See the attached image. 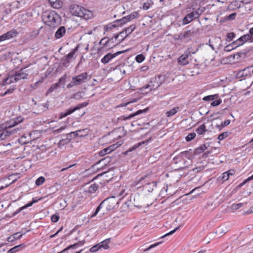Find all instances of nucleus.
<instances>
[{
  "label": "nucleus",
  "instance_id": "9b49d317",
  "mask_svg": "<svg viewBox=\"0 0 253 253\" xmlns=\"http://www.w3.org/2000/svg\"><path fill=\"white\" fill-rule=\"evenodd\" d=\"M203 12V10H201L200 13H199L198 11H194L190 13L187 14L182 20V24L186 25L189 24L193 20L198 18L200 15Z\"/></svg>",
  "mask_w": 253,
  "mask_h": 253
},
{
  "label": "nucleus",
  "instance_id": "bb28decb",
  "mask_svg": "<svg viewBox=\"0 0 253 253\" xmlns=\"http://www.w3.org/2000/svg\"><path fill=\"white\" fill-rule=\"evenodd\" d=\"M209 145L206 144H203L200 147H197L194 150L195 155H199L203 153L206 149L208 148Z\"/></svg>",
  "mask_w": 253,
  "mask_h": 253
},
{
  "label": "nucleus",
  "instance_id": "4d7b16f0",
  "mask_svg": "<svg viewBox=\"0 0 253 253\" xmlns=\"http://www.w3.org/2000/svg\"><path fill=\"white\" fill-rule=\"evenodd\" d=\"M100 248L98 244L91 247L89 251L92 253H94L97 251Z\"/></svg>",
  "mask_w": 253,
  "mask_h": 253
},
{
  "label": "nucleus",
  "instance_id": "79ce46f5",
  "mask_svg": "<svg viewBox=\"0 0 253 253\" xmlns=\"http://www.w3.org/2000/svg\"><path fill=\"white\" fill-rule=\"evenodd\" d=\"M82 245L83 244H81V242H79V243H75L73 245H70L69 246H68L67 248H66V249H65L64 250H63L61 252V253H65L66 251L70 250V249H74L76 247V246H77L78 245Z\"/></svg>",
  "mask_w": 253,
  "mask_h": 253
},
{
  "label": "nucleus",
  "instance_id": "1a4fd4ad",
  "mask_svg": "<svg viewBox=\"0 0 253 253\" xmlns=\"http://www.w3.org/2000/svg\"><path fill=\"white\" fill-rule=\"evenodd\" d=\"M161 84L160 82V78H153L149 81L148 84L143 86L141 90L149 89V91L152 90H155L157 89Z\"/></svg>",
  "mask_w": 253,
  "mask_h": 253
},
{
  "label": "nucleus",
  "instance_id": "37998d69",
  "mask_svg": "<svg viewBox=\"0 0 253 253\" xmlns=\"http://www.w3.org/2000/svg\"><path fill=\"white\" fill-rule=\"evenodd\" d=\"M230 123V121L229 120H225L224 122H222L220 125H217L216 127L220 130L222 127H224L228 125H229Z\"/></svg>",
  "mask_w": 253,
  "mask_h": 253
},
{
  "label": "nucleus",
  "instance_id": "e433bc0d",
  "mask_svg": "<svg viewBox=\"0 0 253 253\" xmlns=\"http://www.w3.org/2000/svg\"><path fill=\"white\" fill-rule=\"evenodd\" d=\"M98 188V185L96 184H93L88 187L87 192L89 193H94Z\"/></svg>",
  "mask_w": 253,
  "mask_h": 253
},
{
  "label": "nucleus",
  "instance_id": "69168bd1",
  "mask_svg": "<svg viewBox=\"0 0 253 253\" xmlns=\"http://www.w3.org/2000/svg\"><path fill=\"white\" fill-rule=\"evenodd\" d=\"M150 7V4L148 2L144 3L143 5V8L144 10H147Z\"/></svg>",
  "mask_w": 253,
  "mask_h": 253
},
{
  "label": "nucleus",
  "instance_id": "72a5a7b5",
  "mask_svg": "<svg viewBox=\"0 0 253 253\" xmlns=\"http://www.w3.org/2000/svg\"><path fill=\"white\" fill-rule=\"evenodd\" d=\"M110 242V239H107L99 244L100 248H103L104 249L106 250L109 249V247L108 244Z\"/></svg>",
  "mask_w": 253,
  "mask_h": 253
},
{
  "label": "nucleus",
  "instance_id": "ddd939ff",
  "mask_svg": "<svg viewBox=\"0 0 253 253\" xmlns=\"http://www.w3.org/2000/svg\"><path fill=\"white\" fill-rule=\"evenodd\" d=\"M128 50H125L118 51L114 54H112L111 53H108L106 55H105L102 59L101 62L104 64L108 63L112 59L115 58L117 56L125 53V52L128 51Z\"/></svg>",
  "mask_w": 253,
  "mask_h": 253
},
{
  "label": "nucleus",
  "instance_id": "864d4df0",
  "mask_svg": "<svg viewBox=\"0 0 253 253\" xmlns=\"http://www.w3.org/2000/svg\"><path fill=\"white\" fill-rule=\"evenodd\" d=\"M235 34L233 32H231L227 35L226 41L227 42H230L233 40L235 38Z\"/></svg>",
  "mask_w": 253,
  "mask_h": 253
},
{
  "label": "nucleus",
  "instance_id": "0eeeda50",
  "mask_svg": "<svg viewBox=\"0 0 253 253\" xmlns=\"http://www.w3.org/2000/svg\"><path fill=\"white\" fill-rule=\"evenodd\" d=\"M236 77L237 78L240 79V81L250 79L253 77V70L251 67L245 68L238 72Z\"/></svg>",
  "mask_w": 253,
  "mask_h": 253
},
{
  "label": "nucleus",
  "instance_id": "4c0bfd02",
  "mask_svg": "<svg viewBox=\"0 0 253 253\" xmlns=\"http://www.w3.org/2000/svg\"><path fill=\"white\" fill-rule=\"evenodd\" d=\"M245 204L244 203H240L232 204L230 207V209L233 211H236L241 208Z\"/></svg>",
  "mask_w": 253,
  "mask_h": 253
},
{
  "label": "nucleus",
  "instance_id": "6e6552de",
  "mask_svg": "<svg viewBox=\"0 0 253 253\" xmlns=\"http://www.w3.org/2000/svg\"><path fill=\"white\" fill-rule=\"evenodd\" d=\"M148 177L147 175H145L144 176L140 178L139 180L136 182L135 183V185H137L139 184H141L142 186L145 187L146 189L149 192H152L154 190V188L156 187L157 183L155 181H153L152 182H147L144 184L143 180L145 179Z\"/></svg>",
  "mask_w": 253,
  "mask_h": 253
},
{
  "label": "nucleus",
  "instance_id": "603ef678",
  "mask_svg": "<svg viewBox=\"0 0 253 253\" xmlns=\"http://www.w3.org/2000/svg\"><path fill=\"white\" fill-rule=\"evenodd\" d=\"M115 27V24H114L113 22H112L105 25L104 27V30L105 31H109L112 30V29Z\"/></svg>",
  "mask_w": 253,
  "mask_h": 253
},
{
  "label": "nucleus",
  "instance_id": "e2e57ef3",
  "mask_svg": "<svg viewBox=\"0 0 253 253\" xmlns=\"http://www.w3.org/2000/svg\"><path fill=\"white\" fill-rule=\"evenodd\" d=\"M109 154L108 151L107 150V148H105L104 149H103V150H101L99 152V155L100 156H104L106 154Z\"/></svg>",
  "mask_w": 253,
  "mask_h": 253
},
{
  "label": "nucleus",
  "instance_id": "58836bf2",
  "mask_svg": "<svg viewBox=\"0 0 253 253\" xmlns=\"http://www.w3.org/2000/svg\"><path fill=\"white\" fill-rule=\"evenodd\" d=\"M218 97V95L217 94H215L214 95H210L205 96L203 100L204 101L214 100L215 99L217 98Z\"/></svg>",
  "mask_w": 253,
  "mask_h": 253
},
{
  "label": "nucleus",
  "instance_id": "9d476101",
  "mask_svg": "<svg viewBox=\"0 0 253 253\" xmlns=\"http://www.w3.org/2000/svg\"><path fill=\"white\" fill-rule=\"evenodd\" d=\"M88 104V102H85L79 104L76 107H71L68 109L66 110L65 112L60 113L59 119H62L67 117V116L72 114L76 110H79L82 108L85 107Z\"/></svg>",
  "mask_w": 253,
  "mask_h": 253
},
{
  "label": "nucleus",
  "instance_id": "338daca9",
  "mask_svg": "<svg viewBox=\"0 0 253 253\" xmlns=\"http://www.w3.org/2000/svg\"><path fill=\"white\" fill-rule=\"evenodd\" d=\"M231 45H230V44L226 46L224 48V50L225 51H227V52H229V51H231L233 49V47H232V46H231Z\"/></svg>",
  "mask_w": 253,
  "mask_h": 253
},
{
  "label": "nucleus",
  "instance_id": "2f4dec72",
  "mask_svg": "<svg viewBox=\"0 0 253 253\" xmlns=\"http://www.w3.org/2000/svg\"><path fill=\"white\" fill-rule=\"evenodd\" d=\"M179 110V108L178 107H175L173 108L172 109L166 112V114L168 117H170L174 115H175L177 112H178Z\"/></svg>",
  "mask_w": 253,
  "mask_h": 253
},
{
  "label": "nucleus",
  "instance_id": "a18cd8bd",
  "mask_svg": "<svg viewBox=\"0 0 253 253\" xmlns=\"http://www.w3.org/2000/svg\"><path fill=\"white\" fill-rule=\"evenodd\" d=\"M23 121V119L21 117H18L16 118V121H14V123L12 125H11L10 126H8V127H11V128H13V127H15L17 125L18 123H20Z\"/></svg>",
  "mask_w": 253,
  "mask_h": 253
},
{
  "label": "nucleus",
  "instance_id": "f3484780",
  "mask_svg": "<svg viewBox=\"0 0 253 253\" xmlns=\"http://www.w3.org/2000/svg\"><path fill=\"white\" fill-rule=\"evenodd\" d=\"M148 108H146L143 110H139L137 111H136L135 113H134L133 114H131L127 116H126V117L124 116H121L120 117L118 118V120L119 121H126L127 120H129L135 116L140 115L143 113H146L148 111Z\"/></svg>",
  "mask_w": 253,
  "mask_h": 253
},
{
  "label": "nucleus",
  "instance_id": "aec40b11",
  "mask_svg": "<svg viewBox=\"0 0 253 253\" xmlns=\"http://www.w3.org/2000/svg\"><path fill=\"white\" fill-rule=\"evenodd\" d=\"M18 32L14 29H12L7 33L2 35L3 39L5 40H9L12 38L16 37L18 35Z\"/></svg>",
  "mask_w": 253,
  "mask_h": 253
},
{
  "label": "nucleus",
  "instance_id": "423d86ee",
  "mask_svg": "<svg viewBox=\"0 0 253 253\" xmlns=\"http://www.w3.org/2000/svg\"><path fill=\"white\" fill-rule=\"evenodd\" d=\"M21 128L17 126L14 128H11V127L0 126V141L5 139L7 137L14 134L21 130Z\"/></svg>",
  "mask_w": 253,
  "mask_h": 253
},
{
  "label": "nucleus",
  "instance_id": "c9c22d12",
  "mask_svg": "<svg viewBox=\"0 0 253 253\" xmlns=\"http://www.w3.org/2000/svg\"><path fill=\"white\" fill-rule=\"evenodd\" d=\"M198 51V48H193L192 46L189 47L185 51L191 57L192 54H195Z\"/></svg>",
  "mask_w": 253,
  "mask_h": 253
},
{
  "label": "nucleus",
  "instance_id": "ea45409f",
  "mask_svg": "<svg viewBox=\"0 0 253 253\" xmlns=\"http://www.w3.org/2000/svg\"><path fill=\"white\" fill-rule=\"evenodd\" d=\"M60 86L58 85V84L55 83L53 84L49 88L47 91L46 94H49L51 92H52L55 90H56L58 88H59Z\"/></svg>",
  "mask_w": 253,
  "mask_h": 253
},
{
  "label": "nucleus",
  "instance_id": "a211bd4d",
  "mask_svg": "<svg viewBox=\"0 0 253 253\" xmlns=\"http://www.w3.org/2000/svg\"><path fill=\"white\" fill-rule=\"evenodd\" d=\"M62 139L58 143V146L60 148L68 144L71 140V138L68 136V134L61 135Z\"/></svg>",
  "mask_w": 253,
  "mask_h": 253
},
{
  "label": "nucleus",
  "instance_id": "7c9ffc66",
  "mask_svg": "<svg viewBox=\"0 0 253 253\" xmlns=\"http://www.w3.org/2000/svg\"><path fill=\"white\" fill-rule=\"evenodd\" d=\"M207 131L208 130L206 129V127L205 124L201 125L196 129V132L199 135H202Z\"/></svg>",
  "mask_w": 253,
  "mask_h": 253
},
{
  "label": "nucleus",
  "instance_id": "774afa93",
  "mask_svg": "<svg viewBox=\"0 0 253 253\" xmlns=\"http://www.w3.org/2000/svg\"><path fill=\"white\" fill-rule=\"evenodd\" d=\"M236 16V13H233L228 16V18L230 20H233Z\"/></svg>",
  "mask_w": 253,
  "mask_h": 253
},
{
  "label": "nucleus",
  "instance_id": "a878e982",
  "mask_svg": "<svg viewBox=\"0 0 253 253\" xmlns=\"http://www.w3.org/2000/svg\"><path fill=\"white\" fill-rule=\"evenodd\" d=\"M150 141V140H147L146 141H143L141 142H139L138 143H136L134 144L132 147H130L127 151H126L125 153V154H127L128 152H131L134 150H135L136 148H137L138 147L141 146L142 144H148V143Z\"/></svg>",
  "mask_w": 253,
  "mask_h": 253
},
{
  "label": "nucleus",
  "instance_id": "13d9d810",
  "mask_svg": "<svg viewBox=\"0 0 253 253\" xmlns=\"http://www.w3.org/2000/svg\"><path fill=\"white\" fill-rule=\"evenodd\" d=\"M222 102V100H221V99H219L218 100H214L213 101H212L211 105V106H217L219 105H220Z\"/></svg>",
  "mask_w": 253,
  "mask_h": 253
},
{
  "label": "nucleus",
  "instance_id": "4468645a",
  "mask_svg": "<svg viewBox=\"0 0 253 253\" xmlns=\"http://www.w3.org/2000/svg\"><path fill=\"white\" fill-rule=\"evenodd\" d=\"M194 155V151L192 149H189L188 151H185L181 152L177 156H175L174 160L176 159L182 160L184 158H186L189 160H191Z\"/></svg>",
  "mask_w": 253,
  "mask_h": 253
},
{
  "label": "nucleus",
  "instance_id": "f03ea898",
  "mask_svg": "<svg viewBox=\"0 0 253 253\" xmlns=\"http://www.w3.org/2000/svg\"><path fill=\"white\" fill-rule=\"evenodd\" d=\"M120 199H117L116 197L111 196L106 198L97 207L94 212L91 215V218L95 216L102 207L105 205L107 211H111L116 208L119 204Z\"/></svg>",
  "mask_w": 253,
  "mask_h": 253
},
{
  "label": "nucleus",
  "instance_id": "7ed1b4c3",
  "mask_svg": "<svg viewBox=\"0 0 253 253\" xmlns=\"http://www.w3.org/2000/svg\"><path fill=\"white\" fill-rule=\"evenodd\" d=\"M28 74L24 71V69L16 71L12 74L9 75L7 78L4 79L1 83L2 86L7 84H10L12 83H16L21 79H26Z\"/></svg>",
  "mask_w": 253,
  "mask_h": 253
},
{
  "label": "nucleus",
  "instance_id": "dca6fc26",
  "mask_svg": "<svg viewBox=\"0 0 253 253\" xmlns=\"http://www.w3.org/2000/svg\"><path fill=\"white\" fill-rule=\"evenodd\" d=\"M193 32L190 30H187L183 33H180L178 35H176L175 39L177 40L189 41L191 39L193 36Z\"/></svg>",
  "mask_w": 253,
  "mask_h": 253
},
{
  "label": "nucleus",
  "instance_id": "412c9836",
  "mask_svg": "<svg viewBox=\"0 0 253 253\" xmlns=\"http://www.w3.org/2000/svg\"><path fill=\"white\" fill-rule=\"evenodd\" d=\"M86 129H79L78 130L75 131H72L70 133H67L68 136L71 138L72 140L73 138L77 137H84L86 135V134H80V132H84Z\"/></svg>",
  "mask_w": 253,
  "mask_h": 253
},
{
  "label": "nucleus",
  "instance_id": "2eb2a0df",
  "mask_svg": "<svg viewBox=\"0 0 253 253\" xmlns=\"http://www.w3.org/2000/svg\"><path fill=\"white\" fill-rule=\"evenodd\" d=\"M77 50V47L76 48L73 49L71 52H70L66 56H64L61 59V64L63 66L67 67L69 66L70 60L73 57L75 53V52Z\"/></svg>",
  "mask_w": 253,
  "mask_h": 253
},
{
  "label": "nucleus",
  "instance_id": "09e8293b",
  "mask_svg": "<svg viewBox=\"0 0 253 253\" xmlns=\"http://www.w3.org/2000/svg\"><path fill=\"white\" fill-rule=\"evenodd\" d=\"M237 45H239V46L243 45L244 43L247 42L246 40L244 38V36H242L241 37H240L237 40Z\"/></svg>",
  "mask_w": 253,
  "mask_h": 253
},
{
  "label": "nucleus",
  "instance_id": "052dcab7",
  "mask_svg": "<svg viewBox=\"0 0 253 253\" xmlns=\"http://www.w3.org/2000/svg\"><path fill=\"white\" fill-rule=\"evenodd\" d=\"M253 179V174L251 175V176H249L248 178L245 179L242 183H240L239 185V187L242 186L243 185H244L247 182L252 180Z\"/></svg>",
  "mask_w": 253,
  "mask_h": 253
},
{
  "label": "nucleus",
  "instance_id": "5701e85b",
  "mask_svg": "<svg viewBox=\"0 0 253 253\" xmlns=\"http://www.w3.org/2000/svg\"><path fill=\"white\" fill-rule=\"evenodd\" d=\"M20 233H21L20 232H16V233L10 235V236H9L7 238V241L8 242H13L16 240H18V239H21L22 238V237L23 236V235H25V233H22V234L19 235Z\"/></svg>",
  "mask_w": 253,
  "mask_h": 253
},
{
  "label": "nucleus",
  "instance_id": "de8ad7c7",
  "mask_svg": "<svg viewBox=\"0 0 253 253\" xmlns=\"http://www.w3.org/2000/svg\"><path fill=\"white\" fill-rule=\"evenodd\" d=\"M45 181V178L43 176H40L36 180V184L37 185H42Z\"/></svg>",
  "mask_w": 253,
  "mask_h": 253
},
{
  "label": "nucleus",
  "instance_id": "473e14b6",
  "mask_svg": "<svg viewBox=\"0 0 253 253\" xmlns=\"http://www.w3.org/2000/svg\"><path fill=\"white\" fill-rule=\"evenodd\" d=\"M50 4L52 7L54 8H59L61 7V5L60 0H48Z\"/></svg>",
  "mask_w": 253,
  "mask_h": 253
},
{
  "label": "nucleus",
  "instance_id": "0e129e2a",
  "mask_svg": "<svg viewBox=\"0 0 253 253\" xmlns=\"http://www.w3.org/2000/svg\"><path fill=\"white\" fill-rule=\"evenodd\" d=\"M59 216L57 214H53L51 217V220L53 222H56L58 221Z\"/></svg>",
  "mask_w": 253,
  "mask_h": 253
},
{
  "label": "nucleus",
  "instance_id": "c03bdc74",
  "mask_svg": "<svg viewBox=\"0 0 253 253\" xmlns=\"http://www.w3.org/2000/svg\"><path fill=\"white\" fill-rule=\"evenodd\" d=\"M196 137V133L195 132L190 133L188 134V135L186 137L185 139L186 141L190 142L192 140L195 138Z\"/></svg>",
  "mask_w": 253,
  "mask_h": 253
},
{
  "label": "nucleus",
  "instance_id": "f704fd0d",
  "mask_svg": "<svg viewBox=\"0 0 253 253\" xmlns=\"http://www.w3.org/2000/svg\"><path fill=\"white\" fill-rule=\"evenodd\" d=\"M229 178V175H228L227 172H225L218 177L217 180L218 182H223L227 180Z\"/></svg>",
  "mask_w": 253,
  "mask_h": 253
},
{
  "label": "nucleus",
  "instance_id": "49530a36",
  "mask_svg": "<svg viewBox=\"0 0 253 253\" xmlns=\"http://www.w3.org/2000/svg\"><path fill=\"white\" fill-rule=\"evenodd\" d=\"M110 43V40H109V38L107 37H105L101 40L100 41V44L103 45L104 46L108 45V43Z\"/></svg>",
  "mask_w": 253,
  "mask_h": 253
},
{
  "label": "nucleus",
  "instance_id": "a19ab883",
  "mask_svg": "<svg viewBox=\"0 0 253 253\" xmlns=\"http://www.w3.org/2000/svg\"><path fill=\"white\" fill-rule=\"evenodd\" d=\"M83 93L81 91H78L77 93L73 94L71 96V98H74L76 100H80L83 97Z\"/></svg>",
  "mask_w": 253,
  "mask_h": 253
},
{
  "label": "nucleus",
  "instance_id": "39448f33",
  "mask_svg": "<svg viewBox=\"0 0 253 253\" xmlns=\"http://www.w3.org/2000/svg\"><path fill=\"white\" fill-rule=\"evenodd\" d=\"M88 78V74L84 72L82 74L73 77L71 82L67 85L68 88H71L75 86L80 85L86 82Z\"/></svg>",
  "mask_w": 253,
  "mask_h": 253
},
{
  "label": "nucleus",
  "instance_id": "4be33fe9",
  "mask_svg": "<svg viewBox=\"0 0 253 253\" xmlns=\"http://www.w3.org/2000/svg\"><path fill=\"white\" fill-rule=\"evenodd\" d=\"M66 32V29L65 27L63 26H60V27L58 28V29L55 32V35H54V37L56 39H59L61 38L62 37H63L65 35Z\"/></svg>",
  "mask_w": 253,
  "mask_h": 253
},
{
  "label": "nucleus",
  "instance_id": "6e6d98bb",
  "mask_svg": "<svg viewBox=\"0 0 253 253\" xmlns=\"http://www.w3.org/2000/svg\"><path fill=\"white\" fill-rule=\"evenodd\" d=\"M228 136V132L226 131L222 132L218 136V139L220 140H223V139L226 138Z\"/></svg>",
  "mask_w": 253,
  "mask_h": 253
},
{
  "label": "nucleus",
  "instance_id": "6ab92c4d",
  "mask_svg": "<svg viewBox=\"0 0 253 253\" xmlns=\"http://www.w3.org/2000/svg\"><path fill=\"white\" fill-rule=\"evenodd\" d=\"M136 28V26L135 25H131L129 27L126 28L124 31L120 32V35L125 34V38H122L120 41V42H122L124 41V40L126 38L129 34H130Z\"/></svg>",
  "mask_w": 253,
  "mask_h": 253
},
{
  "label": "nucleus",
  "instance_id": "5fc2aeb1",
  "mask_svg": "<svg viewBox=\"0 0 253 253\" xmlns=\"http://www.w3.org/2000/svg\"><path fill=\"white\" fill-rule=\"evenodd\" d=\"M122 142H117L115 144H113L111 145L110 146V148L112 149V151L116 150L118 147H119V146H120L122 144Z\"/></svg>",
  "mask_w": 253,
  "mask_h": 253
},
{
  "label": "nucleus",
  "instance_id": "b1692460",
  "mask_svg": "<svg viewBox=\"0 0 253 253\" xmlns=\"http://www.w3.org/2000/svg\"><path fill=\"white\" fill-rule=\"evenodd\" d=\"M111 159L110 157L107 156L92 165V168H95L98 165L101 163H102L104 166H106L111 162Z\"/></svg>",
  "mask_w": 253,
  "mask_h": 253
},
{
  "label": "nucleus",
  "instance_id": "c85d7f7f",
  "mask_svg": "<svg viewBox=\"0 0 253 253\" xmlns=\"http://www.w3.org/2000/svg\"><path fill=\"white\" fill-rule=\"evenodd\" d=\"M248 51L247 49H244L242 51L238 52L234 55V58L239 59L240 58H245Z\"/></svg>",
  "mask_w": 253,
  "mask_h": 253
},
{
  "label": "nucleus",
  "instance_id": "f8f14e48",
  "mask_svg": "<svg viewBox=\"0 0 253 253\" xmlns=\"http://www.w3.org/2000/svg\"><path fill=\"white\" fill-rule=\"evenodd\" d=\"M188 53L184 51L183 54L181 55L177 59V63L181 66H185L188 64L191 61L190 56L188 54Z\"/></svg>",
  "mask_w": 253,
  "mask_h": 253
},
{
  "label": "nucleus",
  "instance_id": "3c124183",
  "mask_svg": "<svg viewBox=\"0 0 253 253\" xmlns=\"http://www.w3.org/2000/svg\"><path fill=\"white\" fill-rule=\"evenodd\" d=\"M144 59H145V56L142 54L137 55L135 57V60L138 63H141L142 62H143L144 61Z\"/></svg>",
  "mask_w": 253,
  "mask_h": 253
},
{
  "label": "nucleus",
  "instance_id": "c756f323",
  "mask_svg": "<svg viewBox=\"0 0 253 253\" xmlns=\"http://www.w3.org/2000/svg\"><path fill=\"white\" fill-rule=\"evenodd\" d=\"M139 17V14L137 11H134L132 12L129 15L125 16L126 20H127V22L130 21V20L137 18Z\"/></svg>",
  "mask_w": 253,
  "mask_h": 253
},
{
  "label": "nucleus",
  "instance_id": "680f3d73",
  "mask_svg": "<svg viewBox=\"0 0 253 253\" xmlns=\"http://www.w3.org/2000/svg\"><path fill=\"white\" fill-rule=\"evenodd\" d=\"M179 227H176V228H175L174 230L169 232V233L166 234L165 235H163V236H162L161 237V238H165V237H166L169 235H172V234H173L178 229H179Z\"/></svg>",
  "mask_w": 253,
  "mask_h": 253
},
{
  "label": "nucleus",
  "instance_id": "393cba45",
  "mask_svg": "<svg viewBox=\"0 0 253 253\" xmlns=\"http://www.w3.org/2000/svg\"><path fill=\"white\" fill-rule=\"evenodd\" d=\"M26 247V245L24 244H20L17 246H15L13 248L10 249L8 251V253H15L18 251H21Z\"/></svg>",
  "mask_w": 253,
  "mask_h": 253
},
{
  "label": "nucleus",
  "instance_id": "f257e3e1",
  "mask_svg": "<svg viewBox=\"0 0 253 253\" xmlns=\"http://www.w3.org/2000/svg\"><path fill=\"white\" fill-rule=\"evenodd\" d=\"M42 17L45 24L50 28H55L61 24V17L54 11H46L44 12Z\"/></svg>",
  "mask_w": 253,
  "mask_h": 253
},
{
  "label": "nucleus",
  "instance_id": "cd10ccee",
  "mask_svg": "<svg viewBox=\"0 0 253 253\" xmlns=\"http://www.w3.org/2000/svg\"><path fill=\"white\" fill-rule=\"evenodd\" d=\"M243 36L247 42H253V27L249 30L248 34L243 35Z\"/></svg>",
  "mask_w": 253,
  "mask_h": 253
},
{
  "label": "nucleus",
  "instance_id": "bf43d9fd",
  "mask_svg": "<svg viewBox=\"0 0 253 253\" xmlns=\"http://www.w3.org/2000/svg\"><path fill=\"white\" fill-rule=\"evenodd\" d=\"M175 158V157H174L172 160V161H173V163H174V164L180 163V164H185L186 163V161L184 159H183L182 160L176 159V160H174Z\"/></svg>",
  "mask_w": 253,
  "mask_h": 253
},
{
  "label": "nucleus",
  "instance_id": "8fccbe9b",
  "mask_svg": "<svg viewBox=\"0 0 253 253\" xmlns=\"http://www.w3.org/2000/svg\"><path fill=\"white\" fill-rule=\"evenodd\" d=\"M66 75L65 74L63 77H61L57 83H56L57 84H58V85L60 86L61 85H64V83L65 82V80H66Z\"/></svg>",
  "mask_w": 253,
  "mask_h": 253
},
{
  "label": "nucleus",
  "instance_id": "20e7f679",
  "mask_svg": "<svg viewBox=\"0 0 253 253\" xmlns=\"http://www.w3.org/2000/svg\"><path fill=\"white\" fill-rule=\"evenodd\" d=\"M70 10L73 15L83 18L85 20L90 19L93 16V13L90 10L86 9L79 5H71Z\"/></svg>",
  "mask_w": 253,
  "mask_h": 253
}]
</instances>
